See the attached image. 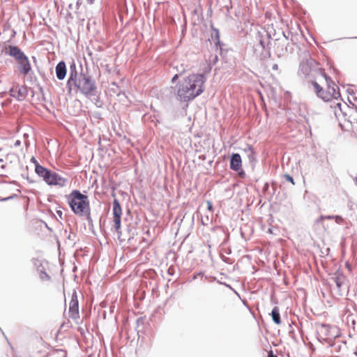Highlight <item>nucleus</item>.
I'll return each instance as SVG.
<instances>
[{
  "label": "nucleus",
  "mask_w": 357,
  "mask_h": 357,
  "mask_svg": "<svg viewBox=\"0 0 357 357\" xmlns=\"http://www.w3.org/2000/svg\"><path fill=\"white\" fill-rule=\"evenodd\" d=\"M311 84L317 97L324 101L338 100L340 97L339 87L326 73L321 74L319 82L312 81Z\"/></svg>",
  "instance_id": "nucleus-2"
},
{
  "label": "nucleus",
  "mask_w": 357,
  "mask_h": 357,
  "mask_svg": "<svg viewBox=\"0 0 357 357\" xmlns=\"http://www.w3.org/2000/svg\"><path fill=\"white\" fill-rule=\"evenodd\" d=\"M205 77L201 74H192L179 83L177 99L186 102L194 99L204 90Z\"/></svg>",
  "instance_id": "nucleus-1"
},
{
  "label": "nucleus",
  "mask_w": 357,
  "mask_h": 357,
  "mask_svg": "<svg viewBox=\"0 0 357 357\" xmlns=\"http://www.w3.org/2000/svg\"><path fill=\"white\" fill-rule=\"evenodd\" d=\"M67 202L72 211L78 216L90 218L91 208L87 195L81 193L77 190H73L66 196Z\"/></svg>",
  "instance_id": "nucleus-3"
},
{
  "label": "nucleus",
  "mask_w": 357,
  "mask_h": 357,
  "mask_svg": "<svg viewBox=\"0 0 357 357\" xmlns=\"http://www.w3.org/2000/svg\"><path fill=\"white\" fill-rule=\"evenodd\" d=\"M69 314L70 317L73 319L79 318V304L77 295L75 291L73 293L69 303Z\"/></svg>",
  "instance_id": "nucleus-7"
},
{
  "label": "nucleus",
  "mask_w": 357,
  "mask_h": 357,
  "mask_svg": "<svg viewBox=\"0 0 357 357\" xmlns=\"http://www.w3.org/2000/svg\"><path fill=\"white\" fill-rule=\"evenodd\" d=\"M89 3H93L94 0H87Z\"/></svg>",
  "instance_id": "nucleus-23"
},
{
  "label": "nucleus",
  "mask_w": 357,
  "mask_h": 357,
  "mask_svg": "<svg viewBox=\"0 0 357 357\" xmlns=\"http://www.w3.org/2000/svg\"><path fill=\"white\" fill-rule=\"evenodd\" d=\"M271 316L273 321L279 325L281 323L280 311L278 307H275L271 312Z\"/></svg>",
  "instance_id": "nucleus-14"
},
{
  "label": "nucleus",
  "mask_w": 357,
  "mask_h": 357,
  "mask_svg": "<svg viewBox=\"0 0 357 357\" xmlns=\"http://www.w3.org/2000/svg\"><path fill=\"white\" fill-rule=\"evenodd\" d=\"M273 68L275 69V70H277L278 69V65L277 64H275L273 66Z\"/></svg>",
  "instance_id": "nucleus-22"
},
{
  "label": "nucleus",
  "mask_w": 357,
  "mask_h": 357,
  "mask_svg": "<svg viewBox=\"0 0 357 357\" xmlns=\"http://www.w3.org/2000/svg\"><path fill=\"white\" fill-rule=\"evenodd\" d=\"M20 73L23 75H27L31 70L30 62L26 56H24L22 59L16 61Z\"/></svg>",
  "instance_id": "nucleus-9"
},
{
  "label": "nucleus",
  "mask_w": 357,
  "mask_h": 357,
  "mask_svg": "<svg viewBox=\"0 0 357 357\" xmlns=\"http://www.w3.org/2000/svg\"><path fill=\"white\" fill-rule=\"evenodd\" d=\"M339 219L342 220V218H340V217H337V218H336V221L339 220Z\"/></svg>",
  "instance_id": "nucleus-24"
},
{
  "label": "nucleus",
  "mask_w": 357,
  "mask_h": 357,
  "mask_svg": "<svg viewBox=\"0 0 357 357\" xmlns=\"http://www.w3.org/2000/svg\"><path fill=\"white\" fill-rule=\"evenodd\" d=\"M333 279L340 290L342 284L345 282L346 277L341 273H335Z\"/></svg>",
  "instance_id": "nucleus-12"
},
{
  "label": "nucleus",
  "mask_w": 357,
  "mask_h": 357,
  "mask_svg": "<svg viewBox=\"0 0 357 357\" xmlns=\"http://www.w3.org/2000/svg\"><path fill=\"white\" fill-rule=\"evenodd\" d=\"M35 172L39 176L43 178L47 184L50 185L63 187L67 183V179L66 178L61 176L56 172H53L39 164H36Z\"/></svg>",
  "instance_id": "nucleus-5"
},
{
  "label": "nucleus",
  "mask_w": 357,
  "mask_h": 357,
  "mask_svg": "<svg viewBox=\"0 0 357 357\" xmlns=\"http://www.w3.org/2000/svg\"><path fill=\"white\" fill-rule=\"evenodd\" d=\"M10 95L18 100H23L25 97L19 86L13 87L10 89Z\"/></svg>",
  "instance_id": "nucleus-13"
},
{
  "label": "nucleus",
  "mask_w": 357,
  "mask_h": 357,
  "mask_svg": "<svg viewBox=\"0 0 357 357\" xmlns=\"http://www.w3.org/2000/svg\"><path fill=\"white\" fill-rule=\"evenodd\" d=\"M321 328H322V329H326V327H325L324 326H323L321 327Z\"/></svg>",
  "instance_id": "nucleus-25"
},
{
  "label": "nucleus",
  "mask_w": 357,
  "mask_h": 357,
  "mask_svg": "<svg viewBox=\"0 0 357 357\" xmlns=\"http://www.w3.org/2000/svg\"><path fill=\"white\" fill-rule=\"evenodd\" d=\"M268 357H278V356H275V355H274V354H273V351H269V352H268Z\"/></svg>",
  "instance_id": "nucleus-19"
},
{
  "label": "nucleus",
  "mask_w": 357,
  "mask_h": 357,
  "mask_svg": "<svg viewBox=\"0 0 357 357\" xmlns=\"http://www.w3.org/2000/svg\"><path fill=\"white\" fill-rule=\"evenodd\" d=\"M40 278L42 280H50V278L45 272H41Z\"/></svg>",
  "instance_id": "nucleus-17"
},
{
  "label": "nucleus",
  "mask_w": 357,
  "mask_h": 357,
  "mask_svg": "<svg viewBox=\"0 0 357 357\" xmlns=\"http://www.w3.org/2000/svg\"><path fill=\"white\" fill-rule=\"evenodd\" d=\"M5 53L15 58L16 61L22 59L24 56V53L17 46L8 45L4 49Z\"/></svg>",
  "instance_id": "nucleus-8"
},
{
  "label": "nucleus",
  "mask_w": 357,
  "mask_h": 357,
  "mask_svg": "<svg viewBox=\"0 0 357 357\" xmlns=\"http://www.w3.org/2000/svg\"><path fill=\"white\" fill-rule=\"evenodd\" d=\"M341 105H342V103L340 102H337L335 103V105L334 107V112L335 114V115L337 114L338 112H342V109H341Z\"/></svg>",
  "instance_id": "nucleus-15"
},
{
  "label": "nucleus",
  "mask_w": 357,
  "mask_h": 357,
  "mask_svg": "<svg viewBox=\"0 0 357 357\" xmlns=\"http://www.w3.org/2000/svg\"><path fill=\"white\" fill-rule=\"evenodd\" d=\"M206 205H207V208L209 211L211 212H213V205H212V203L210 202V201H207L206 202Z\"/></svg>",
  "instance_id": "nucleus-18"
},
{
  "label": "nucleus",
  "mask_w": 357,
  "mask_h": 357,
  "mask_svg": "<svg viewBox=\"0 0 357 357\" xmlns=\"http://www.w3.org/2000/svg\"><path fill=\"white\" fill-rule=\"evenodd\" d=\"M31 161L35 164V167L36 166V164H38L34 158H31Z\"/></svg>",
  "instance_id": "nucleus-21"
},
{
  "label": "nucleus",
  "mask_w": 357,
  "mask_h": 357,
  "mask_svg": "<svg viewBox=\"0 0 357 357\" xmlns=\"http://www.w3.org/2000/svg\"><path fill=\"white\" fill-rule=\"evenodd\" d=\"M56 74L59 79H63L66 75V66L64 61H60L56 66Z\"/></svg>",
  "instance_id": "nucleus-11"
},
{
  "label": "nucleus",
  "mask_w": 357,
  "mask_h": 357,
  "mask_svg": "<svg viewBox=\"0 0 357 357\" xmlns=\"http://www.w3.org/2000/svg\"><path fill=\"white\" fill-rule=\"evenodd\" d=\"M284 178H285V179H286L287 181L290 182V183H292L293 185H294V184H295L294 181V178H293L291 176H289V174H285V175H284Z\"/></svg>",
  "instance_id": "nucleus-16"
},
{
  "label": "nucleus",
  "mask_w": 357,
  "mask_h": 357,
  "mask_svg": "<svg viewBox=\"0 0 357 357\" xmlns=\"http://www.w3.org/2000/svg\"><path fill=\"white\" fill-rule=\"evenodd\" d=\"M122 215V209L117 199H114L113 202V220L114 227L117 231L121 229V220Z\"/></svg>",
  "instance_id": "nucleus-6"
},
{
  "label": "nucleus",
  "mask_w": 357,
  "mask_h": 357,
  "mask_svg": "<svg viewBox=\"0 0 357 357\" xmlns=\"http://www.w3.org/2000/svg\"><path fill=\"white\" fill-rule=\"evenodd\" d=\"M178 78V75H175L172 79V82H174Z\"/></svg>",
  "instance_id": "nucleus-20"
},
{
  "label": "nucleus",
  "mask_w": 357,
  "mask_h": 357,
  "mask_svg": "<svg viewBox=\"0 0 357 357\" xmlns=\"http://www.w3.org/2000/svg\"><path fill=\"white\" fill-rule=\"evenodd\" d=\"M242 161L241 155L238 153H234L231 158L230 167L234 171H238L241 169Z\"/></svg>",
  "instance_id": "nucleus-10"
},
{
  "label": "nucleus",
  "mask_w": 357,
  "mask_h": 357,
  "mask_svg": "<svg viewBox=\"0 0 357 357\" xmlns=\"http://www.w3.org/2000/svg\"><path fill=\"white\" fill-rule=\"evenodd\" d=\"M70 86L74 85L82 93L86 95L91 93L96 89L94 82L85 74L72 73L68 81Z\"/></svg>",
  "instance_id": "nucleus-4"
}]
</instances>
